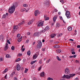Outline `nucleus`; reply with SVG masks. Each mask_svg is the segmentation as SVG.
Returning a JSON list of instances; mask_svg holds the SVG:
<instances>
[{"instance_id": "obj_1", "label": "nucleus", "mask_w": 80, "mask_h": 80, "mask_svg": "<svg viewBox=\"0 0 80 80\" xmlns=\"http://www.w3.org/2000/svg\"><path fill=\"white\" fill-rule=\"evenodd\" d=\"M17 7V3L15 2L13 4V6L9 8L8 12L10 13H13L15 10V8Z\"/></svg>"}, {"instance_id": "obj_2", "label": "nucleus", "mask_w": 80, "mask_h": 80, "mask_svg": "<svg viewBox=\"0 0 80 80\" xmlns=\"http://www.w3.org/2000/svg\"><path fill=\"white\" fill-rule=\"evenodd\" d=\"M75 75V74H72L70 75V76L68 75H64V78H68L69 79V78H70L71 77H74Z\"/></svg>"}, {"instance_id": "obj_3", "label": "nucleus", "mask_w": 80, "mask_h": 80, "mask_svg": "<svg viewBox=\"0 0 80 80\" xmlns=\"http://www.w3.org/2000/svg\"><path fill=\"white\" fill-rule=\"evenodd\" d=\"M38 44L37 45V48L38 49H40L42 47V42L40 41H38Z\"/></svg>"}, {"instance_id": "obj_4", "label": "nucleus", "mask_w": 80, "mask_h": 80, "mask_svg": "<svg viewBox=\"0 0 80 80\" xmlns=\"http://www.w3.org/2000/svg\"><path fill=\"white\" fill-rule=\"evenodd\" d=\"M43 21L42 22H41L38 24V27H43Z\"/></svg>"}, {"instance_id": "obj_5", "label": "nucleus", "mask_w": 80, "mask_h": 80, "mask_svg": "<svg viewBox=\"0 0 80 80\" xmlns=\"http://www.w3.org/2000/svg\"><path fill=\"white\" fill-rule=\"evenodd\" d=\"M39 14H40L39 11L37 10L35 11L34 15L35 16L37 17V16H38V15H39Z\"/></svg>"}, {"instance_id": "obj_6", "label": "nucleus", "mask_w": 80, "mask_h": 80, "mask_svg": "<svg viewBox=\"0 0 80 80\" xmlns=\"http://www.w3.org/2000/svg\"><path fill=\"white\" fill-rule=\"evenodd\" d=\"M4 36L3 35H1L0 36V40L1 42H3L4 41Z\"/></svg>"}, {"instance_id": "obj_7", "label": "nucleus", "mask_w": 80, "mask_h": 80, "mask_svg": "<svg viewBox=\"0 0 80 80\" xmlns=\"http://www.w3.org/2000/svg\"><path fill=\"white\" fill-rule=\"evenodd\" d=\"M38 55H39L38 52H37L36 54L33 56V57L34 60H35L36 58H37V57L38 56Z\"/></svg>"}, {"instance_id": "obj_8", "label": "nucleus", "mask_w": 80, "mask_h": 80, "mask_svg": "<svg viewBox=\"0 0 80 80\" xmlns=\"http://www.w3.org/2000/svg\"><path fill=\"white\" fill-rule=\"evenodd\" d=\"M65 73L66 74H68V73H70V70L68 69V68H66L65 70Z\"/></svg>"}, {"instance_id": "obj_9", "label": "nucleus", "mask_w": 80, "mask_h": 80, "mask_svg": "<svg viewBox=\"0 0 80 80\" xmlns=\"http://www.w3.org/2000/svg\"><path fill=\"white\" fill-rule=\"evenodd\" d=\"M41 33L40 32H36L34 34L33 36L34 37H39V35H40Z\"/></svg>"}, {"instance_id": "obj_10", "label": "nucleus", "mask_w": 80, "mask_h": 80, "mask_svg": "<svg viewBox=\"0 0 80 80\" xmlns=\"http://www.w3.org/2000/svg\"><path fill=\"white\" fill-rule=\"evenodd\" d=\"M21 68L20 67V65H19V64H18L16 65V69L18 71H19L20 70V68Z\"/></svg>"}, {"instance_id": "obj_11", "label": "nucleus", "mask_w": 80, "mask_h": 80, "mask_svg": "<svg viewBox=\"0 0 80 80\" xmlns=\"http://www.w3.org/2000/svg\"><path fill=\"white\" fill-rule=\"evenodd\" d=\"M8 43H6V45H5V47L4 48V50L5 51H6L7 50H8Z\"/></svg>"}, {"instance_id": "obj_12", "label": "nucleus", "mask_w": 80, "mask_h": 80, "mask_svg": "<svg viewBox=\"0 0 80 80\" xmlns=\"http://www.w3.org/2000/svg\"><path fill=\"white\" fill-rule=\"evenodd\" d=\"M18 26H14L13 28L14 31H16V30H17L18 29Z\"/></svg>"}, {"instance_id": "obj_13", "label": "nucleus", "mask_w": 80, "mask_h": 80, "mask_svg": "<svg viewBox=\"0 0 80 80\" xmlns=\"http://www.w3.org/2000/svg\"><path fill=\"white\" fill-rule=\"evenodd\" d=\"M40 76L41 77H43L45 76V73L44 72H42L40 74Z\"/></svg>"}, {"instance_id": "obj_14", "label": "nucleus", "mask_w": 80, "mask_h": 80, "mask_svg": "<svg viewBox=\"0 0 80 80\" xmlns=\"http://www.w3.org/2000/svg\"><path fill=\"white\" fill-rule=\"evenodd\" d=\"M44 5L45 6H47L49 5V2L46 1L44 2Z\"/></svg>"}, {"instance_id": "obj_15", "label": "nucleus", "mask_w": 80, "mask_h": 80, "mask_svg": "<svg viewBox=\"0 0 80 80\" xmlns=\"http://www.w3.org/2000/svg\"><path fill=\"white\" fill-rule=\"evenodd\" d=\"M44 20H48L49 19V17H47V15H45L44 16Z\"/></svg>"}, {"instance_id": "obj_16", "label": "nucleus", "mask_w": 80, "mask_h": 80, "mask_svg": "<svg viewBox=\"0 0 80 80\" xmlns=\"http://www.w3.org/2000/svg\"><path fill=\"white\" fill-rule=\"evenodd\" d=\"M57 16H55L53 17V20L54 22H56V20H57Z\"/></svg>"}, {"instance_id": "obj_17", "label": "nucleus", "mask_w": 80, "mask_h": 80, "mask_svg": "<svg viewBox=\"0 0 80 80\" xmlns=\"http://www.w3.org/2000/svg\"><path fill=\"white\" fill-rule=\"evenodd\" d=\"M50 36L52 38H53L55 37V36H56V34H51Z\"/></svg>"}, {"instance_id": "obj_18", "label": "nucleus", "mask_w": 80, "mask_h": 80, "mask_svg": "<svg viewBox=\"0 0 80 80\" xmlns=\"http://www.w3.org/2000/svg\"><path fill=\"white\" fill-rule=\"evenodd\" d=\"M15 72H12L10 75V77H13V75H15Z\"/></svg>"}, {"instance_id": "obj_19", "label": "nucleus", "mask_w": 80, "mask_h": 80, "mask_svg": "<svg viewBox=\"0 0 80 80\" xmlns=\"http://www.w3.org/2000/svg\"><path fill=\"white\" fill-rule=\"evenodd\" d=\"M53 47L55 48H59L60 46L58 45H56L53 46Z\"/></svg>"}, {"instance_id": "obj_20", "label": "nucleus", "mask_w": 80, "mask_h": 80, "mask_svg": "<svg viewBox=\"0 0 80 80\" xmlns=\"http://www.w3.org/2000/svg\"><path fill=\"white\" fill-rule=\"evenodd\" d=\"M68 30L69 31H72V28L71 27H69L68 28Z\"/></svg>"}, {"instance_id": "obj_21", "label": "nucleus", "mask_w": 80, "mask_h": 80, "mask_svg": "<svg viewBox=\"0 0 80 80\" xmlns=\"http://www.w3.org/2000/svg\"><path fill=\"white\" fill-rule=\"evenodd\" d=\"M7 71H8V68H6L4 70V71L2 73H6V72H7Z\"/></svg>"}, {"instance_id": "obj_22", "label": "nucleus", "mask_w": 80, "mask_h": 80, "mask_svg": "<svg viewBox=\"0 0 80 80\" xmlns=\"http://www.w3.org/2000/svg\"><path fill=\"white\" fill-rule=\"evenodd\" d=\"M70 14V12L69 11H67L65 13V15Z\"/></svg>"}, {"instance_id": "obj_23", "label": "nucleus", "mask_w": 80, "mask_h": 80, "mask_svg": "<svg viewBox=\"0 0 80 80\" xmlns=\"http://www.w3.org/2000/svg\"><path fill=\"white\" fill-rule=\"evenodd\" d=\"M32 23H33V20H31L28 23V25H30V24H32Z\"/></svg>"}, {"instance_id": "obj_24", "label": "nucleus", "mask_w": 80, "mask_h": 80, "mask_svg": "<svg viewBox=\"0 0 80 80\" xmlns=\"http://www.w3.org/2000/svg\"><path fill=\"white\" fill-rule=\"evenodd\" d=\"M67 18H70V14H67L66 15Z\"/></svg>"}, {"instance_id": "obj_25", "label": "nucleus", "mask_w": 80, "mask_h": 80, "mask_svg": "<svg viewBox=\"0 0 80 80\" xmlns=\"http://www.w3.org/2000/svg\"><path fill=\"white\" fill-rule=\"evenodd\" d=\"M36 62H37V60H35L33 61H32L31 62V64L32 65L33 63H35Z\"/></svg>"}, {"instance_id": "obj_26", "label": "nucleus", "mask_w": 80, "mask_h": 80, "mask_svg": "<svg viewBox=\"0 0 80 80\" xmlns=\"http://www.w3.org/2000/svg\"><path fill=\"white\" fill-rule=\"evenodd\" d=\"M26 10V8H25L21 9V12H24V11H25Z\"/></svg>"}, {"instance_id": "obj_27", "label": "nucleus", "mask_w": 80, "mask_h": 80, "mask_svg": "<svg viewBox=\"0 0 80 80\" xmlns=\"http://www.w3.org/2000/svg\"><path fill=\"white\" fill-rule=\"evenodd\" d=\"M49 29H50V28H49V27L48 26H47L46 27V28H45V30H49Z\"/></svg>"}, {"instance_id": "obj_28", "label": "nucleus", "mask_w": 80, "mask_h": 80, "mask_svg": "<svg viewBox=\"0 0 80 80\" xmlns=\"http://www.w3.org/2000/svg\"><path fill=\"white\" fill-rule=\"evenodd\" d=\"M56 52L57 53H60L61 52V50L60 49H57L56 50Z\"/></svg>"}, {"instance_id": "obj_29", "label": "nucleus", "mask_w": 80, "mask_h": 80, "mask_svg": "<svg viewBox=\"0 0 80 80\" xmlns=\"http://www.w3.org/2000/svg\"><path fill=\"white\" fill-rule=\"evenodd\" d=\"M20 60H21V59L20 58H19L17 60H16L15 61L16 62H18L20 61Z\"/></svg>"}, {"instance_id": "obj_30", "label": "nucleus", "mask_w": 80, "mask_h": 80, "mask_svg": "<svg viewBox=\"0 0 80 80\" xmlns=\"http://www.w3.org/2000/svg\"><path fill=\"white\" fill-rule=\"evenodd\" d=\"M30 53H31L30 51H28L27 53L28 55H29V56L30 55Z\"/></svg>"}, {"instance_id": "obj_31", "label": "nucleus", "mask_w": 80, "mask_h": 80, "mask_svg": "<svg viewBox=\"0 0 80 80\" xmlns=\"http://www.w3.org/2000/svg\"><path fill=\"white\" fill-rule=\"evenodd\" d=\"M45 31H46V30L45 29H44L42 31H40V33H44V32H45Z\"/></svg>"}, {"instance_id": "obj_32", "label": "nucleus", "mask_w": 80, "mask_h": 80, "mask_svg": "<svg viewBox=\"0 0 80 80\" xmlns=\"http://www.w3.org/2000/svg\"><path fill=\"white\" fill-rule=\"evenodd\" d=\"M56 57L57 60H58V61H61V59L59 58V57H58V56H57Z\"/></svg>"}, {"instance_id": "obj_33", "label": "nucleus", "mask_w": 80, "mask_h": 80, "mask_svg": "<svg viewBox=\"0 0 80 80\" xmlns=\"http://www.w3.org/2000/svg\"><path fill=\"white\" fill-rule=\"evenodd\" d=\"M23 6L24 7H27L28 5L26 4H23Z\"/></svg>"}, {"instance_id": "obj_34", "label": "nucleus", "mask_w": 80, "mask_h": 80, "mask_svg": "<svg viewBox=\"0 0 80 80\" xmlns=\"http://www.w3.org/2000/svg\"><path fill=\"white\" fill-rule=\"evenodd\" d=\"M62 35V33H61L59 34H58L57 35V37H61Z\"/></svg>"}, {"instance_id": "obj_35", "label": "nucleus", "mask_w": 80, "mask_h": 80, "mask_svg": "<svg viewBox=\"0 0 80 80\" xmlns=\"http://www.w3.org/2000/svg\"><path fill=\"white\" fill-rule=\"evenodd\" d=\"M39 63L40 64H42V59H40L39 61Z\"/></svg>"}, {"instance_id": "obj_36", "label": "nucleus", "mask_w": 80, "mask_h": 80, "mask_svg": "<svg viewBox=\"0 0 80 80\" xmlns=\"http://www.w3.org/2000/svg\"><path fill=\"white\" fill-rule=\"evenodd\" d=\"M56 25L57 27H60V24L59 23H57Z\"/></svg>"}, {"instance_id": "obj_37", "label": "nucleus", "mask_w": 80, "mask_h": 80, "mask_svg": "<svg viewBox=\"0 0 80 80\" xmlns=\"http://www.w3.org/2000/svg\"><path fill=\"white\" fill-rule=\"evenodd\" d=\"M6 58H10V55L9 54H7L6 56Z\"/></svg>"}, {"instance_id": "obj_38", "label": "nucleus", "mask_w": 80, "mask_h": 80, "mask_svg": "<svg viewBox=\"0 0 80 80\" xmlns=\"http://www.w3.org/2000/svg\"><path fill=\"white\" fill-rule=\"evenodd\" d=\"M65 78H64V76H63V77H62V78H60V80H65Z\"/></svg>"}, {"instance_id": "obj_39", "label": "nucleus", "mask_w": 80, "mask_h": 80, "mask_svg": "<svg viewBox=\"0 0 80 80\" xmlns=\"http://www.w3.org/2000/svg\"><path fill=\"white\" fill-rule=\"evenodd\" d=\"M48 80H53V78H48L47 79Z\"/></svg>"}, {"instance_id": "obj_40", "label": "nucleus", "mask_w": 80, "mask_h": 80, "mask_svg": "<svg viewBox=\"0 0 80 80\" xmlns=\"http://www.w3.org/2000/svg\"><path fill=\"white\" fill-rule=\"evenodd\" d=\"M7 17L6 14H4L2 16V18H6V17Z\"/></svg>"}, {"instance_id": "obj_41", "label": "nucleus", "mask_w": 80, "mask_h": 80, "mask_svg": "<svg viewBox=\"0 0 80 80\" xmlns=\"http://www.w3.org/2000/svg\"><path fill=\"white\" fill-rule=\"evenodd\" d=\"M60 2H61L63 4L65 3V2H64V1L63 0H61L60 1Z\"/></svg>"}, {"instance_id": "obj_42", "label": "nucleus", "mask_w": 80, "mask_h": 80, "mask_svg": "<svg viewBox=\"0 0 80 80\" xmlns=\"http://www.w3.org/2000/svg\"><path fill=\"white\" fill-rule=\"evenodd\" d=\"M50 59H49L48 60H47L46 61V63H49V62H50Z\"/></svg>"}, {"instance_id": "obj_43", "label": "nucleus", "mask_w": 80, "mask_h": 80, "mask_svg": "<svg viewBox=\"0 0 80 80\" xmlns=\"http://www.w3.org/2000/svg\"><path fill=\"white\" fill-rule=\"evenodd\" d=\"M25 73H27V71L28 70V69L27 68H25Z\"/></svg>"}, {"instance_id": "obj_44", "label": "nucleus", "mask_w": 80, "mask_h": 80, "mask_svg": "<svg viewBox=\"0 0 80 80\" xmlns=\"http://www.w3.org/2000/svg\"><path fill=\"white\" fill-rule=\"evenodd\" d=\"M18 41L19 42H21L22 41V39L20 38H18Z\"/></svg>"}, {"instance_id": "obj_45", "label": "nucleus", "mask_w": 80, "mask_h": 80, "mask_svg": "<svg viewBox=\"0 0 80 80\" xmlns=\"http://www.w3.org/2000/svg\"><path fill=\"white\" fill-rule=\"evenodd\" d=\"M11 49L12 50H15V47L14 46H12L11 47Z\"/></svg>"}, {"instance_id": "obj_46", "label": "nucleus", "mask_w": 80, "mask_h": 80, "mask_svg": "<svg viewBox=\"0 0 80 80\" xmlns=\"http://www.w3.org/2000/svg\"><path fill=\"white\" fill-rule=\"evenodd\" d=\"M41 68H42V66H41L40 67H39L38 68V71H40V70H41Z\"/></svg>"}, {"instance_id": "obj_47", "label": "nucleus", "mask_w": 80, "mask_h": 80, "mask_svg": "<svg viewBox=\"0 0 80 80\" xmlns=\"http://www.w3.org/2000/svg\"><path fill=\"white\" fill-rule=\"evenodd\" d=\"M7 42L8 43V44H11L10 42V41L8 40H7Z\"/></svg>"}, {"instance_id": "obj_48", "label": "nucleus", "mask_w": 80, "mask_h": 80, "mask_svg": "<svg viewBox=\"0 0 80 80\" xmlns=\"http://www.w3.org/2000/svg\"><path fill=\"white\" fill-rule=\"evenodd\" d=\"M14 80H18V78H17L16 77H15L14 78Z\"/></svg>"}, {"instance_id": "obj_49", "label": "nucleus", "mask_w": 80, "mask_h": 80, "mask_svg": "<svg viewBox=\"0 0 80 80\" xmlns=\"http://www.w3.org/2000/svg\"><path fill=\"white\" fill-rule=\"evenodd\" d=\"M59 18H60V20H63V18H62V16L61 17L60 16Z\"/></svg>"}, {"instance_id": "obj_50", "label": "nucleus", "mask_w": 80, "mask_h": 80, "mask_svg": "<svg viewBox=\"0 0 80 80\" xmlns=\"http://www.w3.org/2000/svg\"><path fill=\"white\" fill-rule=\"evenodd\" d=\"M7 74H6L5 76H4V78H5V79H7Z\"/></svg>"}, {"instance_id": "obj_51", "label": "nucleus", "mask_w": 80, "mask_h": 80, "mask_svg": "<svg viewBox=\"0 0 80 80\" xmlns=\"http://www.w3.org/2000/svg\"><path fill=\"white\" fill-rule=\"evenodd\" d=\"M20 34H17V37H18V38L19 37H20Z\"/></svg>"}, {"instance_id": "obj_52", "label": "nucleus", "mask_w": 80, "mask_h": 80, "mask_svg": "<svg viewBox=\"0 0 80 80\" xmlns=\"http://www.w3.org/2000/svg\"><path fill=\"white\" fill-rule=\"evenodd\" d=\"M75 62H76V63H78L80 62V61H79L77 60H76Z\"/></svg>"}, {"instance_id": "obj_53", "label": "nucleus", "mask_w": 80, "mask_h": 80, "mask_svg": "<svg viewBox=\"0 0 80 80\" xmlns=\"http://www.w3.org/2000/svg\"><path fill=\"white\" fill-rule=\"evenodd\" d=\"M22 54L19 53L18 55V57H20V56H22Z\"/></svg>"}, {"instance_id": "obj_54", "label": "nucleus", "mask_w": 80, "mask_h": 80, "mask_svg": "<svg viewBox=\"0 0 80 80\" xmlns=\"http://www.w3.org/2000/svg\"><path fill=\"white\" fill-rule=\"evenodd\" d=\"M27 35H30V32H28L27 33Z\"/></svg>"}, {"instance_id": "obj_55", "label": "nucleus", "mask_w": 80, "mask_h": 80, "mask_svg": "<svg viewBox=\"0 0 80 80\" xmlns=\"http://www.w3.org/2000/svg\"><path fill=\"white\" fill-rule=\"evenodd\" d=\"M72 55H74L75 54V52H72Z\"/></svg>"}, {"instance_id": "obj_56", "label": "nucleus", "mask_w": 80, "mask_h": 80, "mask_svg": "<svg viewBox=\"0 0 80 80\" xmlns=\"http://www.w3.org/2000/svg\"><path fill=\"white\" fill-rule=\"evenodd\" d=\"M73 58H76V57H77V55H75L73 56Z\"/></svg>"}, {"instance_id": "obj_57", "label": "nucleus", "mask_w": 80, "mask_h": 80, "mask_svg": "<svg viewBox=\"0 0 80 80\" xmlns=\"http://www.w3.org/2000/svg\"><path fill=\"white\" fill-rule=\"evenodd\" d=\"M25 23V22L24 21H22V22L21 23V25H22V24H23V23Z\"/></svg>"}, {"instance_id": "obj_58", "label": "nucleus", "mask_w": 80, "mask_h": 80, "mask_svg": "<svg viewBox=\"0 0 80 80\" xmlns=\"http://www.w3.org/2000/svg\"><path fill=\"white\" fill-rule=\"evenodd\" d=\"M32 80H37V78H32Z\"/></svg>"}, {"instance_id": "obj_59", "label": "nucleus", "mask_w": 80, "mask_h": 80, "mask_svg": "<svg viewBox=\"0 0 80 80\" xmlns=\"http://www.w3.org/2000/svg\"><path fill=\"white\" fill-rule=\"evenodd\" d=\"M21 23H19L18 24V27H20V25H21Z\"/></svg>"}, {"instance_id": "obj_60", "label": "nucleus", "mask_w": 80, "mask_h": 80, "mask_svg": "<svg viewBox=\"0 0 80 80\" xmlns=\"http://www.w3.org/2000/svg\"><path fill=\"white\" fill-rule=\"evenodd\" d=\"M54 11H55V12H57L58 11V10H57V9H54Z\"/></svg>"}, {"instance_id": "obj_61", "label": "nucleus", "mask_w": 80, "mask_h": 80, "mask_svg": "<svg viewBox=\"0 0 80 80\" xmlns=\"http://www.w3.org/2000/svg\"><path fill=\"white\" fill-rule=\"evenodd\" d=\"M69 58H73V56H70L69 57Z\"/></svg>"}, {"instance_id": "obj_62", "label": "nucleus", "mask_w": 80, "mask_h": 80, "mask_svg": "<svg viewBox=\"0 0 80 80\" xmlns=\"http://www.w3.org/2000/svg\"><path fill=\"white\" fill-rule=\"evenodd\" d=\"M42 51H45V49H44V48H42Z\"/></svg>"}, {"instance_id": "obj_63", "label": "nucleus", "mask_w": 80, "mask_h": 80, "mask_svg": "<svg viewBox=\"0 0 80 80\" xmlns=\"http://www.w3.org/2000/svg\"><path fill=\"white\" fill-rule=\"evenodd\" d=\"M50 42H51V43H52V42H53V40H51L50 41Z\"/></svg>"}, {"instance_id": "obj_64", "label": "nucleus", "mask_w": 80, "mask_h": 80, "mask_svg": "<svg viewBox=\"0 0 80 80\" xmlns=\"http://www.w3.org/2000/svg\"><path fill=\"white\" fill-rule=\"evenodd\" d=\"M77 48H80V45H78L77 46Z\"/></svg>"}]
</instances>
